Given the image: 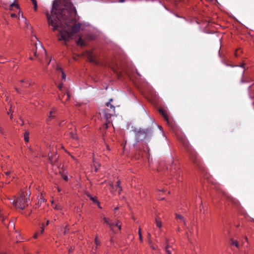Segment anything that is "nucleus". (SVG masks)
Masks as SVG:
<instances>
[{
  "instance_id": "obj_29",
  "label": "nucleus",
  "mask_w": 254,
  "mask_h": 254,
  "mask_svg": "<svg viewBox=\"0 0 254 254\" xmlns=\"http://www.w3.org/2000/svg\"><path fill=\"white\" fill-rule=\"evenodd\" d=\"M138 235H139V240H140V242H142V235H141V233L140 229H139Z\"/></svg>"
},
{
  "instance_id": "obj_48",
  "label": "nucleus",
  "mask_w": 254,
  "mask_h": 254,
  "mask_svg": "<svg viewBox=\"0 0 254 254\" xmlns=\"http://www.w3.org/2000/svg\"><path fill=\"white\" fill-rule=\"evenodd\" d=\"M148 237H150V233H148Z\"/></svg>"
},
{
  "instance_id": "obj_1",
  "label": "nucleus",
  "mask_w": 254,
  "mask_h": 254,
  "mask_svg": "<svg viewBox=\"0 0 254 254\" xmlns=\"http://www.w3.org/2000/svg\"><path fill=\"white\" fill-rule=\"evenodd\" d=\"M75 12V8L65 0H56L53 2L51 14L46 13L49 24L53 27V30L60 28L58 35L60 41L66 42L80 31L82 24L75 22L72 18Z\"/></svg>"
},
{
  "instance_id": "obj_15",
  "label": "nucleus",
  "mask_w": 254,
  "mask_h": 254,
  "mask_svg": "<svg viewBox=\"0 0 254 254\" xmlns=\"http://www.w3.org/2000/svg\"><path fill=\"white\" fill-rule=\"evenodd\" d=\"M159 112L163 115L165 120L168 122L169 118L167 112L164 109L161 108L159 109Z\"/></svg>"
},
{
  "instance_id": "obj_26",
  "label": "nucleus",
  "mask_w": 254,
  "mask_h": 254,
  "mask_svg": "<svg viewBox=\"0 0 254 254\" xmlns=\"http://www.w3.org/2000/svg\"><path fill=\"white\" fill-rule=\"evenodd\" d=\"M110 1L112 2H124L125 0H111Z\"/></svg>"
},
{
  "instance_id": "obj_37",
  "label": "nucleus",
  "mask_w": 254,
  "mask_h": 254,
  "mask_svg": "<svg viewBox=\"0 0 254 254\" xmlns=\"http://www.w3.org/2000/svg\"><path fill=\"white\" fill-rule=\"evenodd\" d=\"M11 172L10 171H7L6 172H5V174L8 176V175H9L10 174H11Z\"/></svg>"
},
{
  "instance_id": "obj_22",
  "label": "nucleus",
  "mask_w": 254,
  "mask_h": 254,
  "mask_svg": "<svg viewBox=\"0 0 254 254\" xmlns=\"http://www.w3.org/2000/svg\"><path fill=\"white\" fill-rule=\"evenodd\" d=\"M33 5H34V9L35 11H36L37 9V3L36 0H31Z\"/></svg>"
},
{
  "instance_id": "obj_24",
  "label": "nucleus",
  "mask_w": 254,
  "mask_h": 254,
  "mask_svg": "<svg viewBox=\"0 0 254 254\" xmlns=\"http://www.w3.org/2000/svg\"><path fill=\"white\" fill-rule=\"evenodd\" d=\"M70 136L73 139H76L77 138L76 133H74L73 132H70Z\"/></svg>"
},
{
  "instance_id": "obj_16",
  "label": "nucleus",
  "mask_w": 254,
  "mask_h": 254,
  "mask_svg": "<svg viewBox=\"0 0 254 254\" xmlns=\"http://www.w3.org/2000/svg\"><path fill=\"white\" fill-rule=\"evenodd\" d=\"M52 154H49V159L51 163L53 164L56 162L58 157L57 156V155H55L54 157H52Z\"/></svg>"
},
{
  "instance_id": "obj_18",
  "label": "nucleus",
  "mask_w": 254,
  "mask_h": 254,
  "mask_svg": "<svg viewBox=\"0 0 254 254\" xmlns=\"http://www.w3.org/2000/svg\"><path fill=\"white\" fill-rule=\"evenodd\" d=\"M76 43L77 45L80 46H83L84 45V42L82 40V39L80 38L76 42Z\"/></svg>"
},
{
  "instance_id": "obj_25",
  "label": "nucleus",
  "mask_w": 254,
  "mask_h": 254,
  "mask_svg": "<svg viewBox=\"0 0 254 254\" xmlns=\"http://www.w3.org/2000/svg\"><path fill=\"white\" fill-rule=\"evenodd\" d=\"M166 252L167 254H171V250H170V247L168 246H167L166 247Z\"/></svg>"
},
{
  "instance_id": "obj_21",
  "label": "nucleus",
  "mask_w": 254,
  "mask_h": 254,
  "mask_svg": "<svg viewBox=\"0 0 254 254\" xmlns=\"http://www.w3.org/2000/svg\"><path fill=\"white\" fill-rule=\"evenodd\" d=\"M120 185H121L120 181H118L116 183V187L119 189V190H118L119 193H120L121 191H122V188H121V187L120 186Z\"/></svg>"
},
{
  "instance_id": "obj_6",
  "label": "nucleus",
  "mask_w": 254,
  "mask_h": 254,
  "mask_svg": "<svg viewBox=\"0 0 254 254\" xmlns=\"http://www.w3.org/2000/svg\"><path fill=\"white\" fill-rule=\"evenodd\" d=\"M16 0H1V3L5 9L13 10L14 8L18 9V5L15 3Z\"/></svg>"
},
{
  "instance_id": "obj_35",
  "label": "nucleus",
  "mask_w": 254,
  "mask_h": 254,
  "mask_svg": "<svg viewBox=\"0 0 254 254\" xmlns=\"http://www.w3.org/2000/svg\"><path fill=\"white\" fill-rule=\"evenodd\" d=\"M187 237H188V240L190 242V235L189 234V233L187 232Z\"/></svg>"
},
{
  "instance_id": "obj_9",
  "label": "nucleus",
  "mask_w": 254,
  "mask_h": 254,
  "mask_svg": "<svg viewBox=\"0 0 254 254\" xmlns=\"http://www.w3.org/2000/svg\"><path fill=\"white\" fill-rule=\"evenodd\" d=\"M19 82L22 86L26 87L31 85L32 81L29 79L24 78L19 80Z\"/></svg>"
},
{
  "instance_id": "obj_32",
  "label": "nucleus",
  "mask_w": 254,
  "mask_h": 254,
  "mask_svg": "<svg viewBox=\"0 0 254 254\" xmlns=\"http://www.w3.org/2000/svg\"><path fill=\"white\" fill-rule=\"evenodd\" d=\"M39 235V232H35L34 233V235H33V238L34 239L37 238V237H38Z\"/></svg>"
},
{
  "instance_id": "obj_12",
  "label": "nucleus",
  "mask_w": 254,
  "mask_h": 254,
  "mask_svg": "<svg viewBox=\"0 0 254 254\" xmlns=\"http://www.w3.org/2000/svg\"><path fill=\"white\" fill-rule=\"evenodd\" d=\"M56 72L57 74L59 75L60 74L61 75V77L62 79L65 80V74L62 68L60 67L59 65H57L56 67Z\"/></svg>"
},
{
  "instance_id": "obj_53",
  "label": "nucleus",
  "mask_w": 254,
  "mask_h": 254,
  "mask_svg": "<svg viewBox=\"0 0 254 254\" xmlns=\"http://www.w3.org/2000/svg\"><path fill=\"white\" fill-rule=\"evenodd\" d=\"M1 254H5V253H2Z\"/></svg>"
},
{
  "instance_id": "obj_41",
  "label": "nucleus",
  "mask_w": 254,
  "mask_h": 254,
  "mask_svg": "<svg viewBox=\"0 0 254 254\" xmlns=\"http://www.w3.org/2000/svg\"><path fill=\"white\" fill-rule=\"evenodd\" d=\"M110 242L111 244H113V242H114V240H113V238H111V240H110Z\"/></svg>"
},
{
  "instance_id": "obj_36",
  "label": "nucleus",
  "mask_w": 254,
  "mask_h": 254,
  "mask_svg": "<svg viewBox=\"0 0 254 254\" xmlns=\"http://www.w3.org/2000/svg\"><path fill=\"white\" fill-rule=\"evenodd\" d=\"M238 52H239V50H237L236 51L235 54V56H236V57H238V56H239Z\"/></svg>"
},
{
  "instance_id": "obj_8",
  "label": "nucleus",
  "mask_w": 254,
  "mask_h": 254,
  "mask_svg": "<svg viewBox=\"0 0 254 254\" xmlns=\"http://www.w3.org/2000/svg\"><path fill=\"white\" fill-rule=\"evenodd\" d=\"M86 55L87 57V59L90 62L93 63L95 64H98L99 61L96 57L92 52L87 51L86 52Z\"/></svg>"
},
{
  "instance_id": "obj_3",
  "label": "nucleus",
  "mask_w": 254,
  "mask_h": 254,
  "mask_svg": "<svg viewBox=\"0 0 254 254\" xmlns=\"http://www.w3.org/2000/svg\"><path fill=\"white\" fill-rule=\"evenodd\" d=\"M112 99H111L109 102L106 103V108L103 112L104 118L107 121H108V120L111 118V117L113 116L115 113V107L114 106L111 104V102H112Z\"/></svg>"
},
{
  "instance_id": "obj_42",
  "label": "nucleus",
  "mask_w": 254,
  "mask_h": 254,
  "mask_svg": "<svg viewBox=\"0 0 254 254\" xmlns=\"http://www.w3.org/2000/svg\"><path fill=\"white\" fill-rule=\"evenodd\" d=\"M113 185H113V183H111V184H110V187L111 188H113Z\"/></svg>"
},
{
  "instance_id": "obj_50",
  "label": "nucleus",
  "mask_w": 254,
  "mask_h": 254,
  "mask_svg": "<svg viewBox=\"0 0 254 254\" xmlns=\"http://www.w3.org/2000/svg\"><path fill=\"white\" fill-rule=\"evenodd\" d=\"M1 131V128L0 127V132Z\"/></svg>"
},
{
  "instance_id": "obj_27",
  "label": "nucleus",
  "mask_w": 254,
  "mask_h": 254,
  "mask_svg": "<svg viewBox=\"0 0 254 254\" xmlns=\"http://www.w3.org/2000/svg\"><path fill=\"white\" fill-rule=\"evenodd\" d=\"M58 88L60 89V90L62 92V93H63L64 92L63 84H59L58 86Z\"/></svg>"
},
{
  "instance_id": "obj_39",
  "label": "nucleus",
  "mask_w": 254,
  "mask_h": 254,
  "mask_svg": "<svg viewBox=\"0 0 254 254\" xmlns=\"http://www.w3.org/2000/svg\"><path fill=\"white\" fill-rule=\"evenodd\" d=\"M72 251H73V249H72V248H70L68 250V253H71Z\"/></svg>"
},
{
  "instance_id": "obj_43",
  "label": "nucleus",
  "mask_w": 254,
  "mask_h": 254,
  "mask_svg": "<svg viewBox=\"0 0 254 254\" xmlns=\"http://www.w3.org/2000/svg\"><path fill=\"white\" fill-rule=\"evenodd\" d=\"M49 221L48 220L47 222H46V225H48L49 224Z\"/></svg>"
},
{
  "instance_id": "obj_5",
  "label": "nucleus",
  "mask_w": 254,
  "mask_h": 254,
  "mask_svg": "<svg viewBox=\"0 0 254 254\" xmlns=\"http://www.w3.org/2000/svg\"><path fill=\"white\" fill-rule=\"evenodd\" d=\"M18 11V13L16 14L15 13H10V16L12 18H16L18 19L19 24L20 25H24L25 26H28V23L27 21V20L25 17H23V13L21 11L19 7L18 6V9H17Z\"/></svg>"
},
{
  "instance_id": "obj_52",
  "label": "nucleus",
  "mask_w": 254,
  "mask_h": 254,
  "mask_svg": "<svg viewBox=\"0 0 254 254\" xmlns=\"http://www.w3.org/2000/svg\"><path fill=\"white\" fill-rule=\"evenodd\" d=\"M241 66L243 67V66H244V64H243V65H241Z\"/></svg>"
},
{
  "instance_id": "obj_34",
  "label": "nucleus",
  "mask_w": 254,
  "mask_h": 254,
  "mask_svg": "<svg viewBox=\"0 0 254 254\" xmlns=\"http://www.w3.org/2000/svg\"><path fill=\"white\" fill-rule=\"evenodd\" d=\"M16 239H17V241L18 242V241H20L21 240V236L20 235H19L18 236H16Z\"/></svg>"
},
{
  "instance_id": "obj_17",
  "label": "nucleus",
  "mask_w": 254,
  "mask_h": 254,
  "mask_svg": "<svg viewBox=\"0 0 254 254\" xmlns=\"http://www.w3.org/2000/svg\"><path fill=\"white\" fill-rule=\"evenodd\" d=\"M230 244L232 246H234L236 248H239V244L238 241L233 238L231 239L230 240Z\"/></svg>"
},
{
  "instance_id": "obj_28",
  "label": "nucleus",
  "mask_w": 254,
  "mask_h": 254,
  "mask_svg": "<svg viewBox=\"0 0 254 254\" xmlns=\"http://www.w3.org/2000/svg\"><path fill=\"white\" fill-rule=\"evenodd\" d=\"M53 207L55 209H57V210H59L61 209V206L59 204H56L55 205H54L53 204Z\"/></svg>"
},
{
  "instance_id": "obj_7",
  "label": "nucleus",
  "mask_w": 254,
  "mask_h": 254,
  "mask_svg": "<svg viewBox=\"0 0 254 254\" xmlns=\"http://www.w3.org/2000/svg\"><path fill=\"white\" fill-rule=\"evenodd\" d=\"M103 220L107 225H109V227L110 228L111 230H112L114 233H116V231L115 229V226L118 228V230L120 231L121 229V224L120 222L118 221L116 222V224H114V223H111L109 221V220L106 218L104 217Z\"/></svg>"
},
{
  "instance_id": "obj_13",
  "label": "nucleus",
  "mask_w": 254,
  "mask_h": 254,
  "mask_svg": "<svg viewBox=\"0 0 254 254\" xmlns=\"http://www.w3.org/2000/svg\"><path fill=\"white\" fill-rule=\"evenodd\" d=\"M95 244L96 245V246L95 248H93L92 251L93 253H97V248L100 245V241L98 239L97 237H96L94 240Z\"/></svg>"
},
{
  "instance_id": "obj_54",
  "label": "nucleus",
  "mask_w": 254,
  "mask_h": 254,
  "mask_svg": "<svg viewBox=\"0 0 254 254\" xmlns=\"http://www.w3.org/2000/svg\"><path fill=\"white\" fill-rule=\"evenodd\" d=\"M183 1H185V0H182Z\"/></svg>"
},
{
  "instance_id": "obj_23",
  "label": "nucleus",
  "mask_w": 254,
  "mask_h": 254,
  "mask_svg": "<svg viewBox=\"0 0 254 254\" xmlns=\"http://www.w3.org/2000/svg\"><path fill=\"white\" fill-rule=\"evenodd\" d=\"M90 199L95 203H97L98 205L99 206V201L97 200V198H95V197H92L91 196L90 197Z\"/></svg>"
},
{
  "instance_id": "obj_31",
  "label": "nucleus",
  "mask_w": 254,
  "mask_h": 254,
  "mask_svg": "<svg viewBox=\"0 0 254 254\" xmlns=\"http://www.w3.org/2000/svg\"><path fill=\"white\" fill-rule=\"evenodd\" d=\"M41 228V231H40V234H42L44 231V224H42L40 227Z\"/></svg>"
},
{
  "instance_id": "obj_11",
  "label": "nucleus",
  "mask_w": 254,
  "mask_h": 254,
  "mask_svg": "<svg viewBox=\"0 0 254 254\" xmlns=\"http://www.w3.org/2000/svg\"><path fill=\"white\" fill-rule=\"evenodd\" d=\"M59 98L62 102L65 103V102L69 99L70 95L68 92H66V93H64L62 96L59 94Z\"/></svg>"
},
{
  "instance_id": "obj_40",
  "label": "nucleus",
  "mask_w": 254,
  "mask_h": 254,
  "mask_svg": "<svg viewBox=\"0 0 254 254\" xmlns=\"http://www.w3.org/2000/svg\"><path fill=\"white\" fill-rule=\"evenodd\" d=\"M202 207V201L200 200V206L199 207L200 208V210H201V207Z\"/></svg>"
},
{
  "instance_id": "obj_49",
  "label": "nucleus",
  "mask_w": 254,
  "mask_h": 254,
  "mask_svg": "<svg viewBox=\"0 0 254 254\" xmlns=\"http://www.w3.org/2000/svg\"><path fill=\"white\" fill-rule=\"evenodd\" d=\"M10 119H12V115H10Z\"/></svg>"
},
{
  "instance_id": "obj_2",
  "label": "nucleus",
  "mask_w": 254,
  "mask_h": 254,
  "mask_svg": "<svg viewBox=\"0 0 254 254\" xmlns=\"http://www.w3.org/2000/svg\"><path fill=\"white\" fill-rule=\"evenodd\" d=\"M28 195V193L27 192L21 191L19 197L15 201H13V204L16 208H19L21 210L24 209L28 205L29 198Z\"/></svg>"
},
{
  "instance_id": "obj_33",
  "label": "nucleus",
  "mask_w": 254,
  "mask_h": 254,
  "mask_svg": "<svg viewBox=\"0 0 254 254\" xmlns=\"http://www.w3.org/2000/svg\"><path fill=\"white\" fill-rule=\"evenodd\" d=\"M62 178L65 181H67L68 180V177L66 175H63Z\"/></svg>"
},
{
  "instance_id": "obj_20",
  "label": "nucleus",
  "mask_w": 254,
  "mask_h": 254,
  "mask_svg": "<svg viewBox=\"0 0 254 254\" xmlns=\"http://www.w3.org/2000/svg\"><path fill=\"white\" fill-rule=\"evenodd\" d=\"M156 226L157 227H158V228H161L162 227V222L158 219H156Z\"/></svg>"
},
{
  "instance_id": "obj_10",
  "label": "nucleus",
  "mask_w": 254,
  "mask_h": 254,
  "mask_svg": "<svg viewBox=\"0 0 254 254\" xmlns=\"http://www.w3.org/2000/svg\"><path fill=\"white\" fill-rule=\"evenodd\" d=\"M190 153V158L194 164H197V155L192 150H189Z\"/></svg>"
},
{
  "instance_id": "obj_51",
  "label": "nucleus",
  "mask_w": 254,
  "mask_h": 254,
  "mask_svg": "<svg viewBox=\"0 0 254 254\" xmlns=\"http://www.w3.org/2000/svg\"><path fill=\"white\" fill-rule=\"evenodd\" d=\"M51 62V60H50V61L49 62L48 64H49V63H50V62Z\"/></svg>"
},
{
  "instance_id": "obj_14",
  "label": "nucleus",
  "mask_w": 254,
  "mask_h": 254,
  "mask_svg": "<svg viewBox=\"0 0 254 254\" xmlns=\"http://www.w3.org/2000/svg\"><path fill=\"white\" fill-rule=\"evenodd\" d=\"M176 219L178 223H182L184 224V225H187L184 218L181 215L176 214Z\"/></svg>"
},
{
  "instance_id": "obj_46",
  "label": "nucleus",
  "mask_w": 254,
  "mask_h": 254,
  "mask_svg": "<svg viewBox=\"0 0 254 254\" xmlns=\"http://www.w3.org/2000/svg\"><path fill=\"white\" fill-rule=\"evenodd\" d=\"M180 230V227H178V231H179Z\"/></svg>"
},
{
  "instance_id": "obj_4",
  "label": "nucleus",
  "mask_w": 254,
  "mask_h": 254,
  "mask_svg": "<svg viewBox=\"0 0 254 254\" xmlns=\"http://www.w3.org/2000/svg\"><path fill=\"white\" fill-rule=\"evenodd\" d=\"M35 46L36 48L34 53L35 56L39 59H41L42 58H47L46 51L41 43L40 41H38V42L35 43Z\"/></svg>"
},
{
  "instance_id": "obj_30",
  "label": "nucleus",
  "mask_w": 254,
  "mask_h": 254,
  "mask_svg": "<svg viewBox=\"0 0 254 254\" xmlns=\"http://www.w3.org/2000/svg\"><path fill=\"white\" fill-rule=\"evenodd\" d=\"M55 110L54 109H53L49 113V118H52V117H53V114L55 112Z\"/></svg>"
},
{
  "instance_id": "obj_44",
  "label": "nucleus",
  "mask_w": 254,
  "mask_h": 254,
  "mask_svg": "<svg viewBox=\"0 0 254 254\" xmlns=\"http://www.w3.org/2000/svg\"><path fill=\"white\" fill-rule=\"evenodd\" d=\"M71 156V157H72V158L73 159V160H75V158L72 156L71 155H70Z\"/></svg>"
},
{
  "instance_id": "obj_47",
  "label": "nucleus",
  "mask_w": 254,
  "mask_h": 254,
  "mask_svg": "<svg viewBox=\"0 0 254 254\" xmlns=\"http://www.w3.org/2000/svg\"><path fill=\"white\" fill-rule=\"evenodd\" d=\"M189 230V231H190V234H191V233H192V232L191 231V230Z\"/></svg>"
},
{
  "instance_id": "obj_38",
  "label": "nucleus",
  "mask_w": 254,
  "mask_h": 254,
  "mask_svg": "<svg viewBox=\"0 0 254 254\" xmlns=\"http://www.w3.org/2000/svg\"><path fill=\"white\" fill-rule=\"evenodd\" d=\"M97 163L95 162L94 164V165L95 166V171H97Z\"/></svg>"
},
{
  "instance_id": "obj_19",
  "label": "nucleus",
  "mask_w": 254,
  "mask_h": 254,
  "mask_svg": "<svg viewBox=\"0 0 254 254\" xmlns=\"http://www.w3.org/2000/svg\"><path fill=\"white\" fill-rule=\"evenodd\" d=\"M24 139L25 142L29 141V133L27 132H25L24 134Z\"/></svg>"
},
{
  "instance_id": "obj_45",
  "label": "nucleus",
  "mask_w": 254,
  "mask_h": 254,
  "mask_svg": "<svg viewBox=\"0 0 254 254\" xmlns=\"http://www.w3.org/2000/svg\"><path fill=\"white\" fill-rule=\"evenodd\" d=\"M45 201V199H42L41 198V202H42V201L44 202V201Z\"/></svg>"
}]
</instances>
